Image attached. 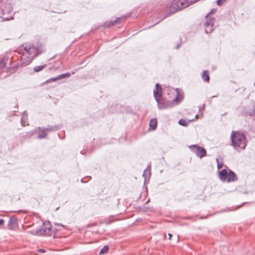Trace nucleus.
I'll return each instance as SVG.
<instances>
[{
	"mask_svg": "<svg viewBox=\"0 0 255 255\" xmlns=\"http://www.w3.org/2000/svg\"><path fill=\"white\" fill-rule=\"evenodd\" d=\"M168 236H169V240H171V237H172V235L170 233H169L168 234Z\"/></svg>",
	"mask_w": 255,
	"mask_h": 255,
	"instance_id": "obj_29",
	"label": "nucleus"
},
{
	"mask_svg": "<svg viewBox=\"0 0 255 255\" xmlns=\"http://www.w3.org/2000/svg\"><path fill=\"white\" fill-rule=\"evenodd\" d=\"M16 221L14 219H10L8 222V227L10 229H12L13 227L12 226V224H15Z\"/></svg>",
	"mask_w": 255,
	"mask_h": 255,
	"instance_id": "obj_17",
	"label": "nucleus"
},
{
	"mask_svg": "<svg viewBox=\"0 0 255 255\" xmlns=\"http://www.w3.org/2000/svg\"><path fill=\"white\" fill-rule=\"evenodd\" d=\"M4 220L3 219H0V225H2L4 223Z\"/></svg>",
	"mask_w": 255,
	"mask_h": 255,
	"instance_id": "obj_25",
	"label": "nucleus"
},
{
	"mask_svg": "<svg viewBox=\"0 0 255 255\" xmlns=\"http://www.w3.org/2000/svg\"><path fill=\"white\" fill-rule=\"evenodd\" d=\"M202 78L203 80L205 82H209V76L208 74V72L206 70L203 71Z\"/></svg>",
	"mask_w": 255,
	"mask_h": 255,
	"instance_id": "obj_11",
	"label": "nucleus"
},
{
	"mask_svg": "<svg viewBox=\"0 0 255 255\" xmlns=\"http://www.w3.org/2000/svg\"><path fill=\"white\" fill-rule=\"evenodd\" d=\"M143 176L145 177V179H146V178H149L150 176V170L147 169L145 170L143 173Z\"/></svg>",
	"mask_w": 255,
	"mask_h": 255,
	"instance_id": "obj_16",
	"label": "nucleus"
},
{
	"mask_svg": "<svg viewBox=\"0 0 255 255\" xmlns=\"http://www.w3.org/2000/svg\"><path fill=\"white\" fill-rule=\"evenodd\" d=\"M19 50L23 54L28 55L29 57H31V59L29 60V63L32 61V58L40 54L39 50L34 47V46L30 44H25L22 45Z\"/></svg>",
	"mask_w": 255,
	"mask_h": 255,
	"instance_id": "obj_3",
	"label": "nucleus"
},
{
	"mask_svg": "<svg viewBox=\"0 0 255 255\" xmlns=\"http://www.w3.org/2000/svg\"><path fill=\"white\" fill-rule=\"evenodd\" d=\"M46 67V65L44 64L41 66H38L35 67L33 69L34 71L36 72H39L43 70L44 68H45Z\"/></svg>",
	"mask_w": 255,
	"mask_h": 255,
	"instance_id": "obj_13",
	"label": "nucleus"
},
{
	"mask_svg": "<svg viewBox=\"0 0 255 255\" xmlns=\"http://www.w3.org/2000/svg\"><path fill=\"white\" fill-rule=\"evenodd\" d=\"M237 180V177L235 174V173L232 171L230 170L228 173V178L227 179V181L229 182L231 181H235Z\"/></svg>",
	"mask_w": 255,
	"mask_h": 255,
	"instance_id": "obj_10",
	"label": "nucleus"
},
{
	"mask_svg": "<svg viewBox=\"0 0 255 255\" xmlns=\"http://www.w3.org/2000/svg\"><path fill=\"white\" fill-rule=\"evenodd\" d=\"M194 2L192 0H174L171 5V10H178Z\"/></svg>",
	"mask_w": 255,
	"mask_h": 255,
	"instance_id": "obj_4",
	"label": "nucleus"
},
{
	"mask_svg": "<svg viewBox=\"0 0 255 255\" xmlns=\"http://www.w3.org/2000/svg\"><path fill=\"white\" fill-rule=\"evenodd\" d=\"M189 148L195 153L197 156L201 158L206 156V150L197 144L189 146Z\"/></svg>",
	"mask_w": 255,
	"mask_h": 255,
	"instance_id": "obj_5",
	"label": "nucleus"
},
{
	"mask_svg": "<svg viewBox=\"0 0 255 255\" xmlns=\"http://www.w3.org/2000/svg\"><path fill=\"white\" fill-rule=\"evenodd\" d=\"M176 91L177 93V97L173 100L174 104H175V105L179 104L183 99V94L179 93L178 89H177Z\"/></svg>",
	"mask_w": 255,
	"mask_h": 255,
	"instance_id": "obj_8",
	"label": "nucleus"
},
{
	"mask_svg": "<svg viewBox=\"0 0 255 255\" xmlns=\"http://www.w3.org/2000/svg\"><path fill=\"white\" fill-rule=\"evenodd\" d=\"M55 225H56L57 226H62L63 227H65L64 225H61L60 224H59V223L55 224Z\"/></svg>",
	"mask_w": 255,
	"mask_h": 255,
	"instance_id": "obj_27",
	"label": "nucleus"
},
{
	"mask_svg": "<svg viewBox=\"0 0 255 255\" xmlns=\"http://www.w3.org/2000/svg\"><path fill=\"white\" fill-rule=\"evenodd\" d=\"M60 78H59V76H57V77H55V78H50L49 79H48L47 81V83H50V82H52L53 81H56L58 80H60Z\"/></svg>",
	"mask_w": 255,
	"mask_h": 255,
	"instance_id": "obj_20",
	"label": "nucleus"
},
{
	"mask_svg": "<svg viewBox=\"0 0 255 255\" xmlns=\"http://www.w3.org/2000/svg\"><path fill=\"white\" fill-rule=\"evenodd\" d=\"M71 76V74L70 73H67L65 74H62L60 75H59V78H60V79L64 78L69 77Z\"/></svg>",
	"mask_w": 255,
	"mask_h": 255,
	"instance_id": "obj_19",
	"label": "nucleus"
},
{
	"mask_svg": "<svg viewBox=\"0 0 255 255\" xmlns=\"http://www.w3.org/2000/svg\"><path fill=\"white\" fill-rule=\"evenodd\" d=\"M206 18V22L205 23V26L208 27L213 25V21L212 19L209 18V16Z\"/></svg>",
	"mask_w": 255,
	"mask_h": 255,
	"instance_id": "obj_12",
	"label": "nucleus"
},
{
	"mask_svg": "<svg viewBox=\"0 0 255 255\" xmlns=\"http://www.w3.org/2000/svg\"><path fill=\"white\" fill-rule=\"evenodd\" d=\"M58 128L56 127H48L46 128H39V131L40 133L38 135V138H43L46 137L47 135L46 132L51 131L54 130H57Z\"/></svg>",
	"mask_w": 255,
	"mask_h": 255,
	"instance_id": "obj_7",
	"label": "nucleus"
},
{
	"mask_svg": "<svg viewBox=\"0 0 255 255\" xmlns=\"http://www.w3.org/2000/svg\"><path fill=\"white\" fill-rule=\"evenodd\" d=\"M111 25V24H108V22H106L105 23V26H110Z\"/></svg>",
	"mask_w": 255,
	"mask_h": 255,
	"instance_id": "obj_31",
	"label": "nucleus"
},
{
	"mask_svg": "<svg viewBox=\"0 0 255 255\" xmlns=\"http://www.w3.org/2000/svg\"><path fill=\"white\" fill-rule=\"evenodd\" d=\"M179 47V45H177V48H178Z\"/></svg>",
	"mask_w": 255,
	"mask_h": 255,
	"instance_id": "obj_32",
	"label": "nucleus"
},
{
	"mask_svg": "<svg viewBox=\"0 0 255 255\" xmlns=\"http://www.w3.org/2000/svg\"><path fill=\"white\" fill-rule=\"evenodd\" d=\"M109 250V247L107 246H105L100 251L99 254L100 255H104L108 252Z\"/></svg>",
	"mask_w": 255,
	"mask_h": 255,
	"instance_id": "obj_15",
	"label": "nucleus"
},
{
	"mask_svg": "<svg viewBox=\"0 0 255 255\" xmlns=\"http://www.w3.org/2000/svg\"><path fill=\"white\" fill-rule=\"evenodd\" d=\"M226 0H217V4L219 6H221L222 5V4L226 2Z\"/></svg>",
	"mask_w": 255,
	"mask_h": 255,
	"instance_id": "obj_21",
	"label": "nucleus"
},
{
	"mask_svg": "<svg viewBox=\"0 0 255 255\" xmlns=\"http://www.w3.org/2000/svg\"><path fill=\"white\" fill-rule=\"evenodd\" d=\"M179 124L181 126H187L188 124V122H187L183 119H181L179 121Z\"/></svg>",
	"mask_w": 255,
	"mask_h": 255,
	"instance_id": "obj_18",
	"label": "nucleus"
},
{
	"mask_svg": "<svg viewBox=\"0 0 255 255\" xmlns=\"http://www.w3.org/2000/svg\"><path fill=\"white\" fill-rule=\"evenodd\" d=\"M205 31L206 32V33H208V32H211L212 31V30L211 28H210L209 29H208L207 28H206Z\"/></svg>",
	"mask_w": 255,
	"mask_h": 255,
	"instance_id": "obj_24",
	"label": "nucleus"
},
{
	"mask_svg": "<svg viewBox=\"0 0 255 255\" xmlns=\"http://www.w3.org/2000/svg\"><path fill=\"white\" fill-rule=\"evenodd\" d=\"M154 98L158 104V107L160 109H166L172 107L175 105L173 101H166L161 98L162 88L159 84L155 85V88L153 91Z\"/></svg>",
	"mask_w": 255,
	"mask_h": 255,
	"instance_id": "obj_2",
	"label": "nucleus"
},
{
	"mask_svg": "<svg viewBox=\"0 0 255 255\" xmlns=\"http://www.w3.org/2000/svg\"><path fill=\"white\" fill-rule=\"evenodd\" d=\"M232 144L238 151L245 149L247 145V138L243 133L233 131L231 135Z\"/></svg>",
	"mask_w": 255,
	"mask_h": 255,
	"instance_id": "obj_1",
	"label": "nucleus"
},
{
	"mask_svg": "<svg viewBox=\"0 0 255 255\" xmlns=\"http://www.w3.org/2000/svg\"><path fill=\"white\" fill-rule=\"evenodd\" d=\"M222 167V164L218 163V168L219 169V168H221Z\"/></svg>",
	"mask_w": 255,
	"mask_h": 255,
	"instance_id": "obj_28",
	"label": "nucleus"
},
{
	"mask_svg": "<svg viewBox=\"0 0 255 255\" xmlns=\"http://www.w3.org/2000/svg\"><path fill=\"white\" fill-rule=\"evenodd\" d=\"M38 252L40 253H45V251L44 249H39L38 250Z\"/></svg>",
	"mask_w": 255,
	"mask_h": 255,
	"instance_id": "obj_26",
	"label": "nucleus"
},
{
	"mask_svg": "<svg viewBox=\"0 0 255 255\" xmlns=\"http://www.w3.org/2000/svg\"><path fill=\"white\" fill-rule=\"evenodd\" d=\"M27 119V116H24V115H23L22 117V119H21V123H22V125H23V120H25Z\"/></svg>",
	"mask_w": 255,
	"mask_h": 255,
	"instance_id": "obj_23",
	"label": "nucleus"
},
{
	"mask_svg": "<svg viewBox=\"0 0 255 255\" xmlns=\"http://www.w3.org/2000/svg\"><path fill=\"white\" fill-rule=\"evenodd\" d=\"M196 118L197 119L198 118V115H196Z\"/></svg>",
	"mask_w": 255,
	"mask_h": 255,
	"instance_id": "obj_33",
	"label": "nucleus"
},
{
	"mask_svg": "<svg viewBox=\"0 0 255 255\" xmlns=\"http://www.w3.org/2000/svg\"><path fill=\"white\" fill-rule=\"evenodd\" d=\"M116 22V21H112V22H110V23L112 24V25H114V24Z\"/></svg>",
	"mask_w": 255,
	"mask_h": 255,
	"instance_id": "obj_30",
	"label": "nucleus"
},
{
	"mask_svg": "<svg viewBox=\"0 0 255 255\" xmlns=\"http://www.w3.org/2000/svg\"><path fill=\"white\" fill-rule=\"evenodd\" d=\"M157 121L156 119H152L150 120L149 123L150 127H152L153 128H155L156 127Z\"/></svg>",
	"mask_w": 255,
	"mask_h": 255,
	"instance_id": "obj_14",
	"label": "nucleus"
},
{
	"mask_svg": "<svg viewBox=\"0 0 255 255\" xmlns=\"http://www.w3.org/2000/svg\"><path fill=\"white\" fill-rule=\"evenodd\" d=\"M51 229V225L49 221H45L42 226L37 230L36 234L38 235H45L49 233Z\"/></svg>",
	"mask_w": 255,
	"mask_h": 255,
	"instance_id": "obj_6",
	"label": "nucleus"
},
{
	"mask_svg": "<svg viewBox=\"0 0 255 255\" xmlns=\"http://www.w3.org/2000/svg\"><path fill=\"white\" fill-rule=\"evenodd\" d=\"M216 11V10L215 9H212L210 11V12L206 15V18H207L209 15L211 14H213V13H214L215 12V11Z\"/></svg>",
	"mask_w": 255,
	"mask_h": 255,
	"instance_id": "obj_22",
	"label": "nucleus"
},
{
	"mask_svg": "<svg viewBox=\"0 0 255 255\" xmlns=\"http://www.w3.org/2000/svg\"><path fill=\"white\" fill-rule=\"evenodd\" d=\"M228 173L226 169H223L220 171L219 174L220 179L223 181H226L228 178Z\"/></svg>",
	"mask_w": 255,
	"mask_h": 255,
	"instance_id": "obj_9",
	"label": "nucleus"
}]
</instances>
